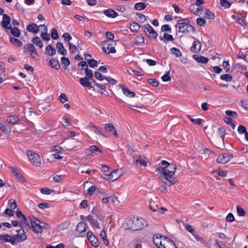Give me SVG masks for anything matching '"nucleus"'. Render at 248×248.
Returning <instances> with one entry per match:
<instances>
[{
  "label": "nucleus",
  "mask_w": 248,
  "mask_h": 248,
  "mask_svg": "<svg viewBox=\"0 0 248 248\" xmlns=\"http://www.w3.org/2000/svg\"><path fill=\"white\" fill-rule=\"evenodd\" d=\"M177 169L175 164L170 163L165 167H158L156 169V172L163 174L159 177L160 180L165 185L170 186L177 182L176 178L173 177Z\"/></svg>",
  "instance_id": "f257e3e1"
},
{
  "label": "nucleus",
  "mask_w": 248,
  "mask_h": 248,
  "mask_svg": "<svg viewBox=\"0 0 248 248\" xmlns=\"http://www.w3.org/2000/svg\"><path fill=\"white\" fill-rule=\"evenodd\" d=\"M147 222L142 218L133 217L127 218L124 225L125 229L136 231L141 230L147 226Z\"/></svg>",
  "instance_id": "f03ea898"
},
{
  "label": "nucleus",
  "mask_w": 248,
  "mask_h": 248,
  "mask_svg": "<svg viewBox=\"0 0 248 248\" xmlns=\"http://www.w3.org/2000/svg\"><path fill=\"white\" fill-rule=\"evenodd\" d=\"M190 21L188 18H184L178 20V24L180 26L178 29L179 32L184 33H188L190 31L194 32L195 31V28L189 24Z\"/></svg>",
  "instance_id": "7ed1b4c3"
},
{
  "label": "nucleus",
  "mask_w": 248,
  "mask_h": 248,
  "mask_svg": "<svg viewBox=\"0 0 248 248\" xmlns=\"http://www.w3.org/2000/svg\"><path fill=\"white\" fill-rule=\"evenodd\" d=\"M27 155L30 161L33 165L38 167L41 165V158L38 154L30 150H27Z\"/></svg>",
  "instance_id": "20e7f679"
},
{
  "label": "nucleus",
  "mask_w": 248,
  "mask_h": 248,
  "mask_svg": "<svg viewBox=\"0 0 248 248\" xmlns=\"http://www.w3.org/2000/svg\"><path fill=\"white\" fill-rule=\"evenodd\" d=\"M29 218L34 232L36 233L41 232L42 231V226L41 225V224L42 222L35 217H30Z\"/></svg>",
  "instance_id": "39448f33"
},
{
  "label": "nucleus",
  "mask_w": 248,
  "mask_h": 248,
  "mask_svg": "<svg viewBox=\"0 0 248 248\" xmlns=\"http://www.w3.org/2000/svg\"><path fill=\"white\" fill-rule=\"evenodd\" d=\"M102 51L107 54L114 53L116 52L115 47L112 44L108 43V41H104L102 43Z\"/></svg>",
  "instance_id": "423d86ee"
},
{
  "label": "nucleus",
  "mask_w": 248,
  "mask_h": 248,
  "mask_svg": "<svg viewBox=\"0 0 248 248\" xmlns=\"http://www.w3.org/2000/svg\"><path fill=\"white\" fill-rule=\"evenodd\" d=\"M233 157V155L232 154L225 153L219 155L217 159V161L218 163L221 164H226Z\"/></svg>",
  "instance_id": "0eeeda50"
},
{
  "label": "nucleus",
  "mask_w": 248,
  "mask_h": 248,
  "mask_svg": "<svg viewBox=\"0 0 248 248\" xmlns=\"http://www.w3.org/2000/svg\"><path fill=\"white\" fill-rule=\"evenodd\" d=\"M143 28L145 29V32L146 33H148L147 35H148L149 37H151L154 39L157 37V32L149 24L144 25L143 26Z\"/></svg>",
  "instance_id": "6e6552de"
},
{
  "label": "nucleus",
  "mask_w": 248,
  "mask_h": 248,
  "mask_svg": "<svg viewBox=\"0 0 248 248\" xmlns=\"http://www.w3.org/2000/svg\"><path fill=\"white\" fill-rule=\"evenodd\" d=\"M44 27V30L47 31V27L44 25H40L39 26L35 23H32L27 26V30L28 31L37 33L39 31V27Z\"/></svg>",
  "instance_id": "1a4fd4ad"
},
{
  "label": "nucleus",
  "mask_w": 248,
  "mask_h": 248,
  "mask_svg": "<svg viewBox=\"0 0 248 248\" xmlns=\"http://www.w3.org/2000/svg\"><path fill=\"white\" fill-rule=\"evenodd\" d=\"M80 219L83 220L84 218H86V220L90 221V224L92 225L93 227L96 229H100V225L96 219H94L93 217L91 215H88L86 217L83 215L80 216Z\"/></svg>",
  "instance_id": "9d476101"
},
{
  "label": "nucleus",
  "mask_w": 248,
  "mask_h": 248,
  "mask_svg": "<svg viewBox=\"0 0 248 248\" xmlns=\"http://www.w3.org/2000/svg\"><path fill=\"white\" fill-rule=\"evenodd\" d=\"M162 245L159 248H177L173 241L166 237H164Z\"/></svg>",
  "instance_id": "9b49d317"
},
{
  "label": "nucleus",
  "mask_w": 248,
  "mask_h": 248,
  "mask_svg": "<svg viewBox=\"0 0 248 248\" xmlns=\"http://www.w3.org/2000/svg\"><path fill=\"white\" fill-rule=\"evenodd\" d=\"M11 21L10 17L6 14L3 15L2 20L1 23V26L6 30L11 28L10 22Z\"/></svg>",
  "instance_id": "f8f14e48"
},
{
  "label": "nucleus",
  "mask_w": 248,
  "mask_h": 248,
  "mask_svg": "<svg viewBox=\"0 0 248 248\" xmlns=\"http://www.w3.org/2000/svg\"><path fill=\"white\" fill-rule=\"evenodd\" d=\"M89 127L97 135H102L104 137L107 136L103 132V128L94 125L93 123H90L89 124Z\"/></svg>",
  "instance_id": "ddd939ff"
},
{
  "label": "nucleus",
  "mask_w": 248,
  "mask_h": 248,
  "mask_svg": "<svg viewBox=\"0 0 248 248\" xmlns=\"http://www.w3.org/2000/svg\"><path fill=\"white\" fill-rule=\"evenodd\" d=\"M202 45L201 42L197 40L193 43V45L191 47V51L193 53H198L201 49Z\"/></svg>",
  "instance_id": "4468645a"
},
{
  "label": "nucleus",
  "mask_w": 248,
  "mask_h": 248,
  "mask_svg": "<svg viewBox=\"0 0 248 248\" xmlns=\"http://www.w3.org/2000/svg\"><path fill=\"white\" fill-rule=\"evenodd\" d=\"M0 241L2 243L8 242L11 244L14 242V241L11 239V235L7 233L0 234Z\"/></svg>",
  "instance_id": "2eb2a0df"
},
{
  "label": "nucleus",
  "mask_w": 248,
  "mask_h": 248,
  "mask_svg": "<svg viewBox=\"0 0 248 248\" xmlns=\"http://www.w3.org/2000/svg\"><path fill=\"white\" fill-rule=\"evenodd\" d=\"M193 58L196 60L199 63H202L203 64H205L207 63L209 61V59L207 57H205L202 55H198L196 54H194L193 55Z\"/></svg>",
  "instance_id": "dca6fc26"
},
{
  "label": "nucleus",
  "mask_w": 248,
  "mask_h": 248,
  "mask_svg": "<svg viewBox=\"0 0 248 248\" xmlns=\"http://www.w3.org/2000/svg\"><path fill=\"white\" fill-rule=\"evenodd\" d=\"M16 232L18 234V242H21L27 239V236L23 229L17 230Z\"/></svg>",
  "instance_id": "f3484780"
},
{
  "label": "nucleus",
  "mask_w": 248,
  "mask_h": 248,
  "mask_svg": "<svg viewBox=\"0 0 248 248\" xmlns=\"http://www.w3.org/2000/svg\"><path fill=\"white\" fill-rule=\"evenodd\" d=\"M103 13L107 16L110 18H115L118 16V13L112 9L104 10Z\"/></svg>",
  "instance_id": "a211bd4d"
},
{
  "label": "nucleus",
  "mask_w": 248,
  "mask_h": 248,
  "mask_svg": "<svg viewBox=\"0 0 248 248\" xmlns=\"http://www.w3.org/2000/svg\"><path fill=\"white\" fill-rule=\"evenodd\" d=\"M120 86L122 89L123 93L126 96L129 97H134L136 94L134 92L130 91L128 88L126 87L124 85H120Z\"/></svg>",
  "instance_id": "6ab92c4d"
},
{
  "label": "nucleus",
  "mask_w": 248,
  "mask_h": 248,
  "mask_svg": "<svg viewBox=\"0 0 248 248\" xmlns=\"http://www.w3.org/2000/svg\"><path fill=\"white\" fill-rule=\"evenodd\" d=\"M134 159H135V161L137 164L140 163L142 166H146L148 162V158L144 156L142 157L141 155H139L138 157H137L136 158L134 157Z\"/></svg>",
  "instance_id": "aec40b11"
},
{
  "label": "nucleus",
  "mask_w": 248,
  "mask_h": 248,
  "mask_svg": "<svg viewBox=\"0 0 248 248\" xmlns=\"http://www.w3.org/2000/svg\"><path fill=\"white\" fill-rule=\"evenodd\" d=\"M95 152L102 153V151L96 145H92L89 148L86 150V153L88 155H92Z\"/></svg>",
  "instance_id": "412c9836"
},
{
  "label": "nucleus",
  "mask_w": 248,
  "mask_h": 248,
  "mask_svg": "<svg viewBox=\"0 0 248 248\" xmlns=\"http://www.w3.org/2000/svg\"><path fill=\"white\" fill-rule=\"evenodd\" d=\"M164 237V236H160V237L158 238L157 235H155L153 238L154 244L158 248L161 246H163Z\"/></svg>",
  "instance_id": "4be33fe9"
},
{
  "label": "nucleus",
  "mask_w": 248,
  "mask_h": 248,
  "mask_svg": "<svg viewBox=\"0 0 248 248\" xmlns=\"http://www.w3.org/2000/svg\"><path fill=\"white\" fill-rule=\"evenodd\" d=\"M49 65L56 70H59L61 67L58 60L55 58H51L49 60Z\"/></svg>",
  "instance_id": "5701e85b"
},
{
  "label": "nucleus",
  "mask_w": 248,
  "mask_h": 248,
  "mask_svg": "<svg viewBox=\"0 0 248 248\" xmlns=\"http://www.w3.org/2000/svg\"><path fill=\"white\" fill-rule=\"evenodd\" d=\"M106 131L112 133L116 137H118L117 133L115 129L114 125L110 123L106 124L104 125Z\"/></svg>",
  "instance_id": "b1692460"
},
{
  "label": "nucleus",
  "mask_w": 248,
  "mask_h": 248,
  "mask_svg": "<svg viewBox=\"0 0 248 248\" xmlns=\"http://www.w3.org/2000/svg\"><path fill=\"white\" fill-rule=\"evenodd\" d=\"M90 78L87 77L81 78L79 79V83L80 84L85 87L92 88L91 82L89 81Z\"/></svg>",
  "instance_id": "393cba45"
},
{
  "label": "nucleus",
  "mask_w": 248,
  "mask_h": 248,
  "mask_svg": "<svg viewBox=\"0 0 248 248\" xmlns=\"http://www.w3.org/2000/svg\"><path fill=\"white\" fill-rule=\"evenodd\" d=\"M87 227L88 226L86 223L83 222H80L78 224L76 230L77 232L81 233L86 231Z\"/></svg>",
  "instance_id": "a878e982"
},
{
  "label": "nucleus",
  "mask_w": 248,
  "mask_h": 248,
  "mask_svg": "<svg viewBox=\"0 0 248 248\" xmlns=\"http://www.w3.org/2000/svg\"><path fill=\"white\" fill-rule=\"evenodd\" d=\"M56 47L58 49V52L62 55H66L67 51L64 48L63 44L61 42H57L56 44Z\"/></svg>",
  "instance_id": "bb28decb"
},
{
  "label": "nucleus",
  "mask_w": 248,
  "mask_h": 248,
  "mask_svg": "<svg viewBox=\"0 0 248 248\" xmlns=\"http://www.w3.org/2000/svg\"><path fill=\"white\" fill-rule=\"evenodd\" d=\"M10 168L12 171V172L14 174V175L17 177V178L22 182H25V178L22 175L19 174L17 171L16 170V169L13 167H10Z\"/></svg>",
  "instance_id": "cd10ccee"
},
{
  "label": "nucleus",
  "mask_w": 248,
  "mask_h": 248,
  "mask_svg": "<svg viewBox=\"0 0 248 248\" xmlns=\"http://www.w3.org/2000/svg\"><path fill=\"white\" fill-rule=\"evenodd\" d=\"M19 121L18 116L16 115H10L7 118V122L12 124H15Z\"/></svg>",
  "instance_id": "c85d7f7f"
},
{
  "label": "nucleus",
  "mask_w": 248,
  "mask_h": 248,
  "mask_svg": "<svg viewBox=\"0 0 248 248\" xmlns=\"http://www.w3.org/2000/svg\"><path fill=\"white\" fill-rule=\"evenodd\" d=\"M159 39L163 41L165 43H166L168 41H173L174 40L173 37L172 35L169 34L168 33H164V36L162 37V36L159 37Z\"/></svg>",
  "instance_id": "c756f323"
},
{
  "label": "nucleus",
  "mask_w": 248,
  "mask_h": 248,
  "mask_svg": "<svg viewBox=\"0 0 248 248\" xmlns=\"http://www.w3.org/2000/svg\"><path fill=\"white\" fill-rule=\"evenodd\" d=\"M10 42L16 47H21L22 45V42L18 39L14 37L9 38Z\"/></svg>",
  "instance_id": "7c9ffc66"
},
{
  "label": "nucleus",
  "mask_w": 248,
  "mask_h": 248,
  "mask_svg": "<svg viewBox=\"0 0 248 248\" xmlns=\"http://www.w3.org/2000/svg\"><path fill=\"white\" fill-rule=\"evenodd\" d=\"M186 117L188 118L192 123L193 124L201 125L202 123L204 122V120L202 119H194L190 115H186Z\"/></svg>",
  "instance_id": "2f4dec72"
},
{
  "label": "nucleus",
  "mask_w": 248,
  "mask_h": 248,
  "mask_svg": "<svg viewBox=\"0 0 248 248\" xmlns=\"http://www.w3.org/2000/svg\"><path fill=\"white\" fill-rule=\"evenodd\" d=\"M32 42L35 45L38 46L40 48H42L43 46V43L42 41L38 36L34 37L32 40Z\"/></svg>",
  "instance_id": "473e14b6"
},
{
  "label": "nucleus",
  "mask_w": 248,
  "mask_h": 248,
  "mask_svg": "<svg viewBox=\"0 0 248 248\" xmlns=\"http://www.w3.org/2000/svg\"><path fill=\"white\" fill-rule=\"evenodd\" d=\"M9 30H10L11 31V33L15 37H18L20 36L21 32H20V30L17 27H11V28L9 29Z\"/></svg>",
  "instance_id": "72a5a7b5"
},
{
  "label": "nucleus",
  "mask_w": 248,
  "mask_h": 248,
  "mask_svg": "<svg viewBox=\"0 0 248 248\" xmlns=\"http://www.w3.org/2000/svg\"><path fill=\"white\" fill-rule=\"evenodd\" d=\"M140 29V25L137 22H133L130 24V29L132 32H138Z\"/></svg>",
  "instance_id": "f704fd0d"
},
{
  "label": "nucleus",
  "mask_w": 248,
  "mask_h": 248,
  "mask_svg": "<svg viewBox=\"0 0 248 248\" xmlns=\"http://www.w3.org/2000/svg\"><path fill=\"white\" fill-rule=\"evenodd\" d=\"M193 235L197 241H199L202 245V246L206 247L207 245L206 241L203 239V238L200 235L193 233Z\"/></svg>",
  "instance_id": "c9c22d12"
},
{
  "label": "nucleus",
  "mask_w": 248,
  "mask_h": 248,
  "mask_svg": "<svg viewBox=\"0 0 248 248\" xmlns=\"http://www.w3.org/2000/svg\"><path fill=\"white\" fill-rule=\"evenodd\" d=\"M46 51L50 56L54 55L56 53L55 49L53 48L51 45H49L46 46Z\"/></svg>",
  "instance_id": "e433bc0d"
},
{
  "label": "nucleus",
  "mask_w": 248,
  "mask_h": 248,
  "mask_svg": "<svg viewBox=\"0 0 248 248\" xmlns=\"http://www.w3.org/2000/svg\"><path fill=\"white\" fill-rule=\"evenodd\" d=\"M145 38L142 35H137L135 38L134 43L136 45H139L140 44L143 43L144 42Z\"/></svg>",
  "instance_id": "4c0bfd02"
},
{
  "label": "nucleus",
  "mask_w": 248,
  "mask_h": 248,
  "mask_svg": "<svg viewBox=\"0 0 248 248\" xmlns=\"http://www.w3.org/2000/svg\"><path fill=\"white\" fill-rule=\"evenodd\" d=\"M146 4L144 2H139L136 3L134 5V8L137 10H142L144 9L146 7Z\"/></svg>",
  "instance_id": "58836bf2"
},
{
  "label": "nucleus",
  "mask_w": 248,
  "mask_h": 248,
  "mask_svg": "<svg viewBox=\"0 0 248 248\" xmlns=\"http://www.w3.org/2000/svg\"><path fill=\"white\" fill-rule=\"evenodd\" d=\"M220 79L227 82L231 81L232 79V76L228 74H223L220 76Z\"/></svg>",
  "instance_id": "ea45409f"
},
{
  "label": "nucleus",
  "mask_w": 248,
  "mask_h": 248,
  "mask_svg": "<svg viewBox=\"0 0 248 248\" xmlns=\"http://www.w3.org/2000/svg\"><path fill=\"white\" fill-rule=\"evenodd\" d=\"M41 192L43 194L46 195H50L52 192H55V190L52 189H50L46 187L42 188L41 189Z\"/></svg>",
  "instance_id": "a19ab883"
},
{
  "label": "nucleus",
  "mask_w": 248,
  "mask_h": 248,
  "mask_svg": "<svg viewBox=\"0 0 248 248\" xmlns=\"http://www.w3.org/2000/svg\"><path fill=\"white\" fill-rule=\"evenodd\" d=\"M89 241L90 242L92 245L95 247H97L98 246L99 244L98 242V239L95 237V236H93V237L89 238Z\"/></svg>",
  "instance_id": "79ce46f5"
},
{
  "label": "nucleus",
  "mask_w": 248,
  "mask_h": 248,
  "mask_svg": "<svg viewBox=\"0 0 248 248\" xmlns=\"http://www.w3.org/2000/svg\"><path fill=\"white\" fill-rule=\"evenodd\" d=\"M61 62L62 64L65 66V67H64L65 69H67V67L70 64V62L69 59L65 57L61 58Z\"/></svg>",
  "instance_id": "37998d69"
},
{
  "label": "nucleus",
  "mask_w": 248,
  "mask_h": 248,
  "mask_svg": "<svg viewBox=\"0 0 248 248\" xmlns=\"http://www.w3.org/2000/svg\"><path fill=\"white\" fill-rule=\"evenodd\" d=\"M170 50L176 57H179L182 55L181 52L179 49L176 47H172L170 48Z\"/></svg>",
  "instance_id": "c03bdc74"
},
{
  "label": "nucleus",
  "mask_w": 248,
  "mask_h": 248,
  "mask_svg": "<svg viewBox=\"0 0 248 248\" xmlns=\"http://www.w3.org/2000/svg\"><path fill=\"white\" fill-rule=\"evenodd\" d=\"M218 131V134H219L220 137L221 138L223 142H224V136L226 134L225 129L224 127H221L219 128Z\"/></svg>",
  "instance_id": "a18cd8bd"
},
{
  "label": "nucleus",
  "mask_w": 248,
  "mask_h": 248,
  "mask_svg": "<svg viewBox=\"0 0 248 248\" xmlns=\"http://www.w3.org/2000/svg\"><path fill=\"white\" fill-rule=\"evenodd\" d=\"M86 60H87V62H88L90 67L94 68V67L97 66L98 62L94 59H86Z\"/></svg>",
  "instance_id": "49530a36"
},
{
  "label": "nucleus",
  "mask_w": 248,
  "mask_h": 248,
  "mask_svg": "<svg viewBox=\"0 0 248 248\" xmlns=\"http://www.w3.org/2000/svg\"><path fill=\"white\" fill-rule=\"evenodd\" d=\"M204 17L207 19H214L215 17V15L210 11L206 10V13L204 15Z\"/></svg>",
  "instance_id": "de8ad7c7"
},
{
  "label": "nucleus",
  "mask_w": 248,
  "mask_h": 248,
  "mask_svg": "<svg viewBox=\"0 0 248 248\" xmlns=\"http://www.w3.org/2000/svg\"><path fill=\"white\" fill-rule=\"evenodd\" d=\"M224 121L226 123H227V124L230 125L232 127V128L234 129L235 127V124L233 123V121L232 120V118H230V117H225L224 118Z\"/></svg>",
  "instance_id": "09e8293b"
},
{
  "label": "nucleus",
  "mask_w": 248,
  "mask_h": 248,
  "mask_svg": "<svg viewBox=\"0 0 248 248\" xmlns=\"http://www.w3.org/2000/svg\"><path fill=\"white\" fill-rule=\"evenodd\" d=\"M51 36L53 39H57L59 38V34L55 28L51 30Z\"/></svg>",
  "instance_id": "8fccbe9b"
},
{
  "label": "nucleus",
  "mask_w": 248,
  "mask_h": 248,
  "mask_svg": "<svg viewBox=\"0 0 248 248\" xmlns=\"http://www.w3.org/2000/svg\"><path fill=\"white\" fill-rule=\"evenodd\" d=\"M237 213L239 216L243 217L246 215V212L241 207L237 205L236 207Z\"/></svg>",
  "instance_id": "3c124183"
},
{
  "label": "nucleus",
  "mask_w": 248,
  "mask_h": 248,
  "mask_svg": "<svg viewBox=\"0 0 248 248\" xmlns=\"http://www.w3.org/2000/svg\"><path fill=\"white\" fill-rule=\"evenodd\" d=\"M119 171V170L118 169L113 170L110 173V176L112 178H113L115 177L116 178V180L118 179L120 176H121L120 173H118V172Z\"/></svg>",
  "instance_id": "603ef678"
},
{
  "label": "nucleus",
  "mask_w": 248,
  "mask_h": 248,
  "mask_svg": "<svg viewBox=\"0 0 248 248\" xmlns=\"http://www.w3.org/2000/svg\"><path fill=\"white\" fill-rule=\"evenodd\" d=\"M220 3L221 6L227 8H229L231 5V3L227 0H220Z\"/></svg>",
  "instance_id": "864d4df0"
},
{
  "label": "nucleus",
  "mask_w": 248,
  "mask_h": 248,
  "mask_svg": "<svg viewBox=\"0 0 248 248\" xmlns=\"http://www.w3.org/2000/svg\"><path fill=\"white\" fill-rule=\"evenodd\" d=\"M148 83L154 87H157L159 85V81L155 79L149 78L148 79Z\"/></svg>",
  "instance_id": "5fc2aeb1"
},
{
  "label": "nucleus",
  "mask_w": 248,
  "mask_h": 248,
  "mask_svg": "<svg viewBox=\"0 0 248 248\" xmlns=\"http://www.w3.org/2000/svg\"><path fill=\"white\" fill-rule=\"evenodd\" d=\"M25 49H28L29 51L31 53L35 52L36 49L34 46L31 44H28L25 46Z\"/></svg>",
  "instance_id": "6e6d98bb"
},
{
  "label": "nucleus",
  "mask_w": 248,
  "mask_h": 248,
  "mask_svg": "<svg viewBox=\"0 0 248 248\" xmlns=\"http://www.w3.org/2000/svg\"><path fill=\"white\" fill-rule=\"evenodd\" d=\"M197 24L200 26H204L206 24V20L202 18H198L196 19Z\"/></svg>",
  "instance_id": "4d7b16f0"
},
{
  "label": "nucleus",
  "mask_w": 248,
  "mask_h": 248,
  "mask_svg": "<svg viewBox=\"0 0 248 248\" xmlns=\"http://www.w3.org/2000/svg\"><path fill=\"white\" fill-rule=\"evenodd\" d=\"M58 99L62 103H64V102L67 101L68 98L66 95L65 93H62L59 96Z\"/></svg>",
  "instance_id": "13d9d810"
},
{
  "label": "nucleus",
  "mask_w": 248,
  "mask_h": 248,
  "mask_svg": "<svg viewBox=\"0 0 248 248\" xmlns=\"http://www.w3.org/2000/svg\"><path fill=\"white\" fill-rule=\"evenodd\" d=\"M86 77L90 79H92L93 78V74L92 70L89 69L88 68H85Z\"/></svg>",
  "instance_id": "bf43d9fd"
},
{
  "label": "nucleus",
  "mask_w": 248,
  "mask_h": 248,
  "mask_svg": "<svg viewBox=\"0 0 248 248\" xmlns=\"http://www.w3.org/2000/svg\"><path fill=\"white\" fill-rule=\"evenodd\" d=\"M0 129L5 134L8 133L9 130L7 127V126L4 124L0 123Z\"/></svg>",
  "instance_id": "052dcab7"
},
{
  "label": "nucleus",
  "mask_w": 248,
  "mask_h": 248,
  "mask_svg": "<svg viewBox=\"0 0 248 248\" xmlns=\"http://www.w3.org/2000/svg\"><path fill=\"white\" fill-rule=\"evenodd\" d=\"M237 131L240 134H245L247 132L246 128L242 125H239L238 126Z\"/></svg>",
  "instance_id": "680f3d73"
},
{
  "label": "nucleus",
  "mask_w": 248,
  "mask_h": 248,
  "mask_svg": "<svg viewBox=\"0 0 248 248\" xmlns=\"http://www.w3.org/2000/svg\"><path fill=\"white\" fill-rule=\"evenodd\" d=\"M170 71H168L166 74L161 77V79L163 81L167 82L171 80L170 77L169 75Z\"/></svg>",
  "instance_id": "e2e57ef3"
},
{
  "label": "nucleus",
  "mask_w": 248,
  "mask_h": 248,
  "mask_svg": "<svg viewBox=\"0 0 248 248\" xmlns=\"http://www.w3.org/2000/svg\"><path fill=\"white\" fill-rule=\"evenodd\" d=\"M216 245L219 248H230L229 247H227L226 245L222 242L218 240H216Z\"/></svg>",
  "instance_id": "0e129e2a"
},
{
  "label": "nucleus",
  "mask_w": 248,
  "mask_h": 248,
  "mask_svg": "<svg viewBox=\"0 0 248 248\" xmlns=\"http://www.w3.org/2000/svg\"><path fill=\"white\" fill-rule=\"evenodd\" d=\"M69 50L72 53H75L77 50L76 46L71 42H69Z\"/></svg>",
  "instance_id": "69168bd1"
},
{
  "label": "nucleus",
  "mask_w": 248,
  "mask_h": 248,
  "mask_svg": "<svg viewBox=\"0 0 248 248\" xmlns=\"http://www.w3.org/2000/svg\"><path fill=\"white\" fill-rule=\"evenodd\" d=\"M225 113L227 115L230 116L234 118H236L237 117V113L235 111L227 110L226 111Z\"/></svg>",
  "instance_id": "338daca9"
},
{
  "label": "nucleus",
  "mask_w": 248,
  "mask_h": 248,
  "mask_svg": "<svg viewBox=\"0 0 248 248\" xmlns=\"http://www.w3.org/2000/svg\"><path fill=\"white\" fill-rule=\"evenodd\" d=\"M62 37L64 38L65 41H67L68 43L70 42V41L72 39L71 36L69 34V33L67 32H65L63 34Z\"/></svg>",
  "instance_id": "774afa93"
}]
</instances>
